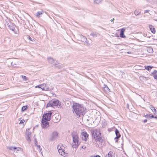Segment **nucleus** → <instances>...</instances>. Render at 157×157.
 I'll use <instances>...</instances> for the list:
<instances>
[{"instance_id":"obj_17","label":"nucleus","mask_w":157,"mask_h":157,"mask_svg":"<svg viewBox=\"0 0 157 157\" xmlns=\"http://www.w3.org/2000/svg\"><path fill=\"white\" fill-rule=\"evenodd\" d=\"M105 157H115V154L113 152L110 151Z\"/></svg>"},{"instance_id":"obj_48","label":"nucleus","mask_w":157,"mask_h":157,"mask_svg":"<svg viewBox=\"0 0 157 157\" xmlns=\"http://www.w3.org/2000/svg\"><path fill=\"white\" fill-rule=\"evenodd\" d=\"M29 39L31 41H32V40H31V38L30 36H29Z\"/></svg>"},{"instance_id":"obj_51","label":"nucleus","mask_w":157,"mask_h":157,"mask_svg":"<svg viewBox=\"0 0 157 157\" xmlns=\"http://www.w3.org/2000/svg\"><path fill=\"white\" fill-rule=\"evenodd\" d=\"M128 53H129V52H128Z\"/></svg>"},{"instance_id":"obj_37","label":"nucleus","mask_w":157,"mask_h":157,"mask_svg":"<svg viewBox=\"0 0 157 157\" xmlns=\"http://www.w3.org/2000/svg\"><path fill=\"white\" fill-rule=\"evenodd\" d=\"M25 122V121L24 120H21L19 123V124H23V123L24 122Z\"/></svg>"},{"instance_id":"obj_2","label":"nucleus","mask_w":157,"mask_h":157,"mask_svg":"<svg viewBox=\"0 0 157 157\" xmlns=\"http://www.w3.org/2000/svg\"><path fill=\"white\" fill-rule=\"evenodd\" d=\"M74 113L77 116L82 117L85 114V108L78 104H74L72 106Z\"/></svg>"},{"instance_id":"obj_41","label":"nucleus","mask_w":157,"mask_h":157,"mask_svg":"<svg viewBox=\"0 0 157 157\" xmlns=\"http://www.w3.org/2000/svg\"><path fill=\"white\" fill-rule=\"evenodd\" d=\"M90 157H101L99 155H96V156H91Z\"/></svg>"},{"instance_id":"obj_32","label":"nucleus","mask_w":157,"mask_h":157,"mask_svg":"<svg viewBox=\"0 0 157 157\" xmlns=\"http://www.w3.org/2000/svg\"><path fill=\"white\" fill-rule=\"evenodd\" d=\"M157 73V71L156 70H154V71L151 73V75H156Z\"/></svg>"},{"instance_id":"obj_4","label":"nucleus","mask_w":157,"mask_h":157,"mask_svg":"<svg viewBox=\"0 0 157 157\" xmlns=\"http://www.w3.org/2000/svg\"><path fill=\"white\" fill-rule=\"evenodd\" d=\"M72 137L73 141L72 146L76 148L79 144L78 136L77 134L73 133L72 134Z\"/></svg>"},{"instance_id":"obj_46","label":"nucleus","mask_w":157,"mask_h":157,"mask_svg":"<svg viewBox=\"0 0 157 157\" xmlns=\"http://www.w3.org/2000/svg\"><path fill=\"white\" fill-rule=\"evenodd\" d=\"M153 109L154 110L155 112H155L156 111V110L155 109V108H154Z\"/></svg>"},{"instance_id":"obj_42","label":"nucleus","mask_w":157,"mask_h":157,"mask_svg":"<svg viewBox=\"0 0 157 157\" xmlns=\"http://www.w3.org/2000/svg\"><path fill=\"white\" fill-rule=\"evenodd\" d=\"M155 117L154 115H151V116H150L151 118H155Z\"/></svg>"},{"instance_id":"obj_16","label":"nucleus","mask_w":157,"mask_h":157,"mask_svg":"<svg viewBox=\"0 0 157 157\" xmlns=\"http://www.w3.org/2000/svg\"><path fill=\"white\" fill-rule=\"evenodd\" d=\"M103 90L105 92L109 93L110 92V89L107 86V85H105L104 87L103 88Z\"/></svg>"},{"instance_id":"obj_9","label":"nucleus","mask_w":157,"mask_h":157,"mask_svg":"<svg viewBox=\"0 0 157 157\" xmlns=\"http://www.w3.org/2000/svg\"><path fill=\"white\" fill-rule=\"evenodd\" d=\"M89 135L86 132H83L81 134V137L82 140L86 141L88 139Z\"/></svg>"},{"instance_id":"obj_38","label":"nucleus","mask_w":157,"mask_h":157,"mask_svg":"<svg viewBox=\"0 0 157 157\" xmlns=\"http://www.w3.org/2000/svg\"><path fill=\"white\" fill-rule=\"evenodd\" d=\"M153 76L154 77L155 79L157 80V75L156 74L153 75Z\"/></svg>"},{"instance_id":"obj_35","label":"nucleus","mask_w":157,"mask_h":157,"mask_svg":"<svg viewBox=\"0 0 157 157\" xmlns=\"http://www.w3.org/2000/svg\"><path fill=\"white\" fill-rule=\"evenodd\" d=\"M145 68L147 70L149 71L150 69L149 68V66H145Z\"/></svg>"},{"instance_id":"obj_8","label":"nucleus","mask_w":157,"mask_h":157,"mask_svg":"<svg viewBox=\"0 0 157 157\" xmlns=\"http://www.w3.org/2000/svg\"><path fill=\"white\" fill-rule=\"evenodd\" d=\"M58 136V133L56 131H54L52 132L51 134V140L52 141H53L56 140Z\"/></svg>"},{"instance_id":"obj_21","label":"nucleus","mask_w":157,"mask_h":157,"mask_svg":"<svg viewBox=\"0 0 157 157\" xmlns=\"http://www.w3.org/2000/svg\"><path fill=\"white\" fill-rule=\"evenodd\" d=\"M7 148L8 149H9L10 150H14V151L15 152V149L16 148V147H12V146H10V147H7Z\"/></svg>"},{"instance_id":"obj_23","label":"nucleus","mask_w":157,"mask_h":157,"mask_svg":"<svg viewBox=\"0 0 157 157\" xmlns=\"http://www.w3.org/2000/svg\"><path fill=\"white\" fill-rule=\"evenodd\" d=\"M37 141H35V145L36 146V147L38 148V150L39 152H41V149L40 148V146L39 145H37L36 144Z\"/></svg>"},{"instance_id":"obj_12","label":"nucleus","mask_w":157,"mask_h":157,"mask_svg":"<svg viewBox=\"0 0 157 157\" xmlns=\"http://www.w3.org/2000/svg\"><path fill=\"white\" fill-rule=\"evenodd\" d=\"M41 89L44 90H49L48 85L45 83L41 84Z\"/></svg>"},{"instance_id":"obj_31","label":"nucleus","mask_w":157,"mask_h":157,"mask_svg":"<svg viewBox=\"0 0 157 157\" xmlns=\"http://www.w3.org/2000/svg\"><path fill=\"white\" fill-rule=\"evenodd\" d=\"M91 36H92L93 37H96L97 36V35L95 33H92L90 34Z\"/></svg>"},{"instance_id":"obj_22","label":"nucleus","mask_w":157,"mask_h":157,"mask_svg":"<svg viewBox=\"0 0 157 157\" xmlns=\"http://www.w3.org/2000/svg\"><path fill=\"white\" fill-rule=\"evenodd\" d=\"M43 13V11H38L36 13V16L38 17H39L40 15L42 14Z\"/></svg>"},{"instance_id":"obj_3","label":"nucleus","mask_w":157,"mask_h":157,"mask_svg":"<svg viewBox=\"0 0 157 157\" xmlns=\"http://www.w3.org/2000/svg\"><path fill=\"white\" fill-rule=\"evenodd\" d=\"M52 113H46L43 115L42 118L41 127L44 128L49 127V123L48 121L51 120Z\"/></svg>"},{"instance_id":"obj_13","label":"nucleus","mask_w":157,"mask_h":157,"mask_svg":"<svg viewBox=\"0 0 157 157\" xmlns=\"http://www.w3.org/2000/svg\"><path fill=\"white\" fill-rule=\"evenodd\" d=\"M26 135H27L26 139L27 141L28 142L31 141V133L29 132H26Z\"/></svg>"},{"instance_id":"obj_6","label":"nucleus","mask_w":157,"mask_h":157,"mask_svg":"<svg viewBox=\"0 0 157 157\" xmlns=\"http://www.w3.org/2000/svg\"><path fill=\"white\" fill-rule=\"evenodd\" d=\"M60 119V117L58 114H55L52 117V121L54 123H57L59 122Z\"/></svg>"},{"instance_id":"obj_45","label":"nucleus","mask_w":157,"mask_h":157,"mask_svg":"<svg viewBox=\"0 0 157 157\" xmlns=\"http://www.w3.org/2000/svg\"><path fill=\"white\" fill-rule=\"evenodd\" d=\"M148 10H146L144 11V13H147L148 12Z\"/></svg>"},{"instance_id":"obj_50","label":"nucleus","mask_w":157,"mask_h":157,"mask_svg":"<svg viewBox=\"0 0 157 157\" xmlns=\"http://www.w3.org/2000/svg\"><path fill=\"white\" fill-rule=\"evenodd\" d=\"M117 140L116 141V142H117Z\"/></svg>"},{"instance_id":"obj_36","label":"nucleus","mask_w":157,"mask_h":157,"mask_svg":"<svg viewBox=\"0 0 157 157\" xmlns=\"http://www.w3.org/2000/svg\"><path fill=\"white\" fill-rule=\"evenodd\" d=\"M154 107L152 105H150V109L152 110L154 108Z\"/></svg>"},{"instance_id":"obj_25","label":"nucleus","mask_w":157,"mask_h":157,"mask_svg":"<svg viewBox=\"0 0 157 157\" xmlns=\"http://www.w3.org/2000/svg\"><path fill=\"white\" fill-rule=\"evenodd\" d=\"M147 51L149 53H151L153 52V49L151 47H149L148 48Z\"/></svg>"},{"instance_id":"obj_47","label":"nucleus","mask_w":157,"mask_h":157,"mask_svg":"<svg viewBox=\"0 0 157 157\" xmlns=\"http://www.w3.org/2000/svg\"><path fill=\"white\" fill-rule=\"evenodd\" d=\"M114 20V19L113 18L112 19H111V22H113V21Z\"/></svg>"},{"instance_id":"obj_28","label":"nucleus","mask_w":157,"mask_h":157,"mask_svg":"<svg viewBox=\"0 0 157 157\" xmlns=\"http://www.w3.org/2000/svg\"><path fill=\"white\" fill-rule=\"evenodd\" d=\"M150 29L152 33H155V29L153 27H152V28L151 27L150 28Z\"/></svg>"},{"instance_id":"obj_40","label":"nucleus","mask_w":157,"mask_h":157,"mask_svg":"<svg viewBox=\"0 0 157 157\" xmlns=\"http://www.w3.org/2000/svg\"><path fill=\"white\" fill-rule=\"evenodd\" d=\"M81 147L83 149H85L86 148V147L85 146H82Z\"/></svg>"},{"instance_id":"obj_44","label":"nucleus","mask_w":157,"mask_h":157,"mask_svg":"<svg viewBox=\"0 0 157 157\" xmlns=\"http://www.w3.org/2000/svg\"><path fill=\"white\" fill-rule=\"evenodd\" d=\"M149 66V68L150 69H152L153 67V66Z\"/></svg>"},{"instance_id":"obj_29","label":"nucleus","mask_w":157,"mask_h":157,"mask_svg":"<svg viewBox=\"0 0 157 157\" xmlns=\"http://www.w3.org/2000/svg\"><path fill=\"white\" fill-rule=\"evenodd\" d=\"M22 78L23 79V80L24 81H26L28 80L27 78L25 76L21 75Z\"/></svg>"},{"instance_id":"obj_18","label":"nucleus","mask_w":157,"mask_h":157,"mask_svg":"<svg viewBox=\"0 0 157 157\" xmlns=\"http://www.w3.org/2000/svg\"><path fill=\"white\" fill-rule=\"evenodd\" d=\"M115 132L116 135V136L115 138V139H118L120 137L121 135L120 134L119 131L117 129H116V130L115 131Z\"/></svg>"},{"instance_id":"obj_24","label":"nucleus","mask_w":157,"mask_h":157,"mask_svg":"<svg viewBox=\"0 0 157 157\" xmlns=\"http://www.w3.org/2000/svg\"><path fill=\"white\" fill-rule=\"evenodd\" d=\"M141 13V11H140V10H136L134 11V13L136 15H139L140 13Z\"/></svg>"},{"instance_id":"obj_10","label":"nucleus","mask_w":157,"mask_h":157,"mask_svg":"<svg viewBox=\"0 0 157 157\" xmlns=\"http://www.w3.org/2000/svg\"><path fill=\"white\" fill-rule=\"evenodd\" d=\"M49 62L53 65H56L57 64V61L52 57L48 58Z\"/></svg>"},{"instance_id":"obj_15","label":"nucleus","mask_w":157,"mask_h":157,"mask_svg":"<svg viewBox=\"0 0 157 157\" xmlns=\"http://www.w3.org/2000/svg\"><path fill=\"white\" fill-rule=\"evenodd\" d=\"M148 78L142 75H141L139 77V79L140 80L143 82L148 80Z\"/></svg>"},{"instance_id":"obj_30","label":"nucleus","mask_w":157,"mask_h":157,"mask_svg":"<svg viewBox=\"0 0 157 157\" xmlns=\"http://www.w3.org/2000/svg\"><path fill=\"white\" fill-rule=\"evenodd\" d=\"M50 106H52V103L51 101H50L49 103L47 104L46 106V107L47 108Z\"/></svg>"},{"instance_id":"obj_7","label":"nucleus","mask_w":157,"mask_h":157,"mask_svg":"<svg viewBox=\"0 0 157 157\" xmlns=\"http://www.w3.org/2000/svg\"><path fill=\"white\" fill-rule=\"evenodd\" d=\"M52 103V106H57L58 107L60 106V102L57 100H54L51 101Z\"/></svg>"},{"instance_id":"obj_52","label":"nucleus","mask_w":157,"mask_h":157,"mask_svg":"<svg viewBox=\"0 0 157 157\" xmlns=\"http://www.w3.org/2000/svg\"><path fill=\"white\" fill-rule=\"evenodd\" d=\"M156 21H157V20H156Z\"/></svg>"},{"instance_id":"obj_19","label":"nucleus","mask_w":157,"mask_h":157,"mask_svg":"<svg viewBox=\"0 0 157 157\" xmlns=\"http://www.w3.org/2000/svg\"><path fill=\"white\" fill-rule=\"evenodd\" d=\"M18 60L17 59H15L12 61L11 64L12 66L17 65L18 64Z\"/></svg>"},{"instance_id":"obj_27","label":"nucleus","mask_w":157,"mask_h":157,"mask_svg":"<svg viewBox=\"0 0 157 157\" xmlns=\"http://www.w3.org/2000/svg\"><path fill=\"white\" fill-rule=\"evenodd\" d=\"M27 108V106L25 105L23 106L21 108V111L23 112L25 111Z\"/></svg>"},{"instance_id":"obj_39","label":"nucleus","mask_w":157,"mask_h":157,"mask_svg":"<svg viewBox=\"0 0 157 157\" xmlns=\"http://www.w3.org/2000/svg\"><path fill=\"white\" fill-rule=\"evenodd\" d=\"M41 84L36 86H35L36 88L38 87V88H41Z\"/></svg>"},{"instance_id":"obj_14","label":"nucleus","mask_w":157,"mask_h":157,"mask_svg":"<svg viewBox=\"0 0 157 157\" xmlns=\"http://www.w3.org/2000/svg\"><path fill=\"white\" fill-rule=\"evenodd\" d=\"M125 31V29L122 28L121 29L120 33V36L121 38H125L126 37L124 35V32Z\"/></svg>"},{"instance_id":"obj_49","label":"nucleus","mask_w":157,"mask_h":157,"mask_svg":"<svg viewBox=\"0 0 157 157\" xmlns=\"http://www.w3.org/2000/svg\"><path fill=\"white\" fill-rule=\"evenodd\" d=\"M155 118H156V119H157V117L155 116Z\"/></svg>"},{"instance_id":"obj_11","label":"nucleus","mask_w":157,"mask_h":157,"mask_svg":"<svg viewBox=\"0 0 157 157\" xmlns=\"http://www.w3.org/2000/svg\"><path fill=\"white\" fill-rule=\"evenodd\" d=\"M8 28L10 29L12 31H13L15 33L17 34V32H15L14 31L15 26L14 24L11 23H8Z\"/></svg>"},{"instance_id":"obj_43","label":"nucleus","mask_w":157,"mask_h":157,"mask_svg":"<svg viewBox=\"0 0 157 157\" xmlns=\"http://www.w3.org/2000/svg\"><path fill=\"white\" fill-rule=\"evenodd\" d=\"M147 119H145L143 121L144 122V123H146V122H147Z\"/></svg>"},{"instance_id":"obj_26","label":"nucleus","mask_w":157,"mask_h":157,"mask_svg":"<svg viewBox=\"0 0 157 157\" xmlns=\"http://www.w3.org/2000/svg\"><path fill=\"white\" fill-rule=\"evenodd\" d=\"M102 0H94V2L96 4H98L101 3Z\"/></svg>"},{"instance_id":"obj_1","label":"nucleus","mask_w":157,"mask_h":157,"mask_svg":"<svg viewBox=\"0 0 157 157\" xmlns=\"http://www.w3.org/2000/svg\"><path fill=\"white\" fill-rule=\"evenodd\" d=\"M91 133L94 139L92 141L96 147H99V144L103 142V139L101 136V135L100 131L97 129H95L91 131Z\"/></svg>"},{"instance_id":"obj_5","label":"nucleus","mask_w":157,"mask_h":157,"mask_svg":"<svg viewBox=\"0 0 157 157\" xmlns=\"http://www.w3.org/2000/svg\"><path fill=\"white\" fill-rule=\"evenodd\" d=\"M57 149H58V152L60 155L64 156H66L65 152V148L64 146L62 145L61 146L60 145H59L57 147Z\"/></svg>"},{"instance_id":"obj_33","label":"nucleus","mask_w":157,"mask_h":157,"mask_svg":"<svg viewBox=\"0 0 157 157\" xmlns=\"http://www.w3.org/2000/svg\"><path fill=\"white\" fill-rule=\"evenodd\" d=\"M16 148L15 149V151H16V152H17V151H19L21 150V148L20 147H16Z\"/></svg>"},{"instance_id":"obj_34","label":"nucleus","mask_w":157,"mask_h":157,"mask_svg":"<svg viewBox=\"0 0 157 157\" xmlns=\"http://www.w3.org/2000/svg\"><path fill=\"white\" fill-rule=\"evenodd\" d=\"M151 115V114H149L146 115L144 116V117L147 118H148L150 117Z\"/></svg>"},{"instance_id":"obj_20","label":"nucleus","mask_w":157,"mask_h":157,"mask_svg":"<svg viewBox=\"0 0 157 157\" xmlns=\"http://www.w3.org/2000/svg\"><path fill=\"white\" fill-rule=\"evenodd\" d=\"M81 40L84 42H87V40L86 38L83 36L82 35L81 36Z\"/></svg>"}]
</instances>
